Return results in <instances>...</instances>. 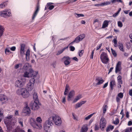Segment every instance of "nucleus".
Listing matches in <instances>:
<instances>
[{"label":"nucleus","mask_w":132,"mask_h":132,"mask_svg":"<svg viewBox=\"0 0 132 132\" xmlns=\"http://www.w3.org/2000/svg\"><path fill=\"white\" fill-rule=\"evenodd\" d=\"M54 121L55 125L58 126H60L62 123L61 118L58 116L54 115L50 117L46 121L44 125V129L46 131H48L50 126L53 125Z\"/></svg>","instance_id":"1"},{"label":"nucleus","mask_w":132,"mask_h":132,"mask_svg":"<svg viewBox=\"0 0 132 132\" xmlns=\"http://www.w3.org/2000/svg\"><path fill=\"white\" fill-rule=\"evenodd\" d=\"M17 94L19 95H21L24 98H27L29 96V93L26 89L22 88L19 89L16 92Z\"/></svg>","instance_id":"2"},{"label":"nucleus","mask_w":132,"mask_h":132,"mask_svg":"<svg viewBox=\"0 0 132 132\" xmlns=\"http://www.w3.org/2000/svg\"><path fill=\"white\" fill-rule=\"evenodd\" d=\"M34 72L33 70L30 69L29 70V72L27 71L25 72L23 74V76L25 77L28 78L29 77H36L38 73L37 72H35V74H34Z\"/></svg>","instance_id":"3"},{"label":"nucleus","mask_w":132,"mask_h":132,"mask_svg":"<svg viewBox=\"0 0 132 132\" xmlns=\"http://www.w3.org/2000/svg\"><path fill=\"white\" fill-rule=\"evenodd\" d=\"M100 59L102 62L104 64H107L109 61L107 54L104 52H102L100 55Z\"/></svg>","instance_id":"4"},{"label":"nucleus","mask_w":132,"mask_h":132,"mask_svg":"<svg viewBox=\"0 0 132 132\" xmlns=\"http://www.w3.org/2000/svg\"><path fill=\"white\" fill-rule=\"evenodd\" d=\"M106 121L105 119L102 117L100 122V127L101 130H103L104 128L106 127Z\"/></svg>","instance_id":"5"},{"label":"nucleus","mask_w":132,"mask_h":132,"mask_svg":"<svg viewBox=\"0 0 132 132\" xmlns=\"http://www.w3.org/2000/svg\"><path fill=\"white\" fill-rule=\"evenodd\" d=\"M62 60L64 61V63L66 66L69 65L70 63V58L68 56H64L62 58Z\"/></svg>","instance_id":"6"},{"label":"nucleus","mask_w":132,"mask_h":132,"mask_svg":"<svg viewBox=\"0 0 132 132\" xmlns=\"http://www.w3.org/2000/svg\"><path fill=\"white\" fill-rule=\"evenodd\" d=\"M39 105H40V103L39 101H34L33 103L32 104V110H37L39 108Z\"/></svg>","instance_id":"7"},{"label":"nucleus","mask_w":132,"mask_h":132,"mask_svg":"<svg viewBox=\"0 0 132 132\" xmlns=\"http://www.w3.org/2000/svg\"><path fill=\"white\" fill-rule=\"evenodd\" d=\"M11 13L7 10L6 11H3L0 12V15L1 16L5 17L6 16H9L10 15Z\"/></svg>","instance_id":"8"},{"label":"nucleus","mask_w":132,"mask_h":132,"mask_svg":"<svg viewBox=\"0 0 132 132\" xmlns=\"http://www.w3.org/2000/svg\"><path fill=\"white\" fill-rule=\"evenodd\" d=\"M39 4L38 3L37 4L36 7V10L34 12L33 15H32V20H34L36 16L37 15L39 10Z\"/></svg>","instance_id":"9"},{"label":"nucleus","mask_w":132,"mask_h":132,"mask_svg":"<svg viewBox=\"0 0 132 132\" xmlns=\"http://www.w3.org/2000/svg\"><path fill=\"white\" fill-rule=\"evenodd\" d=\"M121 62L119 61L117 63L116 67L115 72L117 73L118 72H121L122 69L121 67Z\"/></svg>","instance_id":"10"},{"label":"nucleus","mask_w":132,"mask_h":132,"mask_svg":"<svg viewBox=\"0 0 132 132\" xmlns=\"http://www.w3.org/2000/svg\"><path fill=\"white\" fill-rule=\"evenodd\" d=\"M4 122L6 126L7 131L9 132L11 131L12 130V126L10 125L9 122L5 119L4 120Z\"/></svg>","instance_id":"11"},{"label":"nucleus","mask_w":132,"mask_h":132,"mask_svg":"<svg viewBox=\"0 0 132 132\" xmlns=\"http://www.w3.org/2000/svg\"><path fill=\"white\" fill-rule=\"evenodd\" d=\"M25 47V45L24 44H21L20 45V53L21 55L22 56L24 54V49Z\"/></svg>","instance_id":"12"},{"label":"nucleus","mask_w":132,"mask_h":132,"mask_svg":"<svg viewBox=\"0 0 132 132\" xmlns=\"http://www.w3.org/2000/svg\"><path fill=\"white\" fill-rule=\"evenodd\" d=\"M15 86L18 87H22L23 84L22 83V80L21 79L17 80L16 81L15 83Z\"/></svg>","instance_id":"13"},{"label":"nucleus","mask_w":132,"mask_h":132,"mask_svg":"<svg viewBox=\"0 0 132 132\" xmlns=\"http://www.w3.org/2000/svg\"><path fill=\"white\" fill-rule=\"evenodd\" d=\"M88 129L87 124L84 125L81 127L80 132H87Z\"/></svg>","instance_id":"14"},{"label":"nucleus","mask_w":132,"mask_h":132,"mask_svg":"<svg viewBox=\"0 0 132 132\" xmlns=\"http://www.w3.org/2000/svg\"><path fill=\"white\" fill-rule=\"evenodd\" d=\"M34 85L30 83H28L26 85V88L28 91H30L33 88Z\"/></svg>","instance_id":"15"},{"label":"nucleus","mask_w":132,"mask_h":132,"mask_svg":"<svg viewBox=\"0 0 132 132\" xmlns=\"http://www.w3.org/2000/svg\"><path fill=\"white\" fill-rule=\"evenodd\" d=\"M23 112L26 114H29L30 113V110L28 106H26L24 108Z\"/></svg>","instance_id":"16"},{"label":"nucleus","mask_w":132,"mask_h":132,"mask_svg":"<svg viewBox=\"0 0 132 132\" xmlns=\"http://www.w3.org/2000/svg\"><path fill=\"white\" fill-rule=\"evenodd\" d=\"M86 102V101H81L80 102H79L77 103L75 105V108L76 109H77L78 108H79L82 105Z\"/></svg>","instance_id":"17"},{"label":"nucleus","mask_w":132,"mask_h":132,"mask_svg":"<svg viewBox=\"0 0 132 132\" xmlns=\"http://www.w3.org/2000/svg\"><path fill=\"white\" fill-rule=\"evenodd\" d=\"M75 92L73 90H72L70 91L68 97V100L70 101L71 100V98L75 95Z\"/></svg>","instance_id":"18"},{"label":"nucleus","mask_w":132,"mask_h":132,"mask_svg":"<svg viewBox=\"0 0 132 132\" xmlns=\"http://www.w3.org/2000/svg\"><path fill=\"white\" fill-rule=\"evenodd\" d=\"M0 100L4 103L7 100V97L4 95H0Z\"/></svg>","instance_id":"19"},{"label":"nucleus","mask_w":132,"mask_h":132,"mask_svg":"<svg viewBox=\"0 0 132 132\" xmlns=\"http://www.w3.org/2000/svg\"><path fill=\"white\" fill-rule=\"evenodd\" d=\"M110 22V21L109 20V21L107 20H105L103 22V25L102 27V28H104L107 27L109 24V22Z\"/></svg>","instance_id":"20"},{"label":"nucleus","mask_w":132,"mask_h":132,"mask_svg":"<svg viewBox=\"0 0 132 132\" xmlns=\"http://www.w3.org/2000/svg\"><path fill=\"white\" fill-rule=\"evenodd\" d=\"M82 97V95L80 94H79L76 96L74 100L73 101V103H75L77 102Z\"/></svg>","instance_id":"21"},{"label":"nucleus","mask_w":132,"mask_h":132,"mask_svg":"<svg viewBox=\"0 0 132 132\" xmlns=\"http://www.w3.org/2000/svg\"><path fill=\"white\" fill-rule=\"evenodd\" d=\"M32 126L35 128H36L37 129H41L42 127L40 124L38 125L36 123H32L31 124Z\"/></svg>","instance_id":"22"},{"label":"nucleus","mask_w":132,"mask_h":132,"mask_svg":"<svg viewBox=\"0 0 132 132\" xmlns=\"http://www.w3.org/2000/svg\"><path fill=\"white\" fill-rule=\"evenodd\" d=\"M13 116L12 115H10V116H7V119L9 120H13V121H11V123H14L16 122V120L14 118H12Z\"/></svg>","instance_id":"23"},{"label":"nucleus","mask_w":132,"mask_h":132,"mask_svg":"<svg viewBox=\"0 0 132 132\" xmlns=\"http://www.w3.org/2000/svg\"><path fill=\"white\" fill-rule=\"evenodd\" d=\"M26 59L27 61L29 60L30 59V50L28 49L26 52Z\"/></svg>","instance_id":"24"},{"label":"nucleus","mask_w":132,"mask_h":132,"mask_svg":"<svg viewBox=\"0 0 132 132\" xmlns=\"http://www.w3.org/2000/svg\"><path fill=\"white\" fill-rule=\"evenodd\" d=\"M115 85L116 83L115 81L113 80H111L110 83V87L112 90H113V87Z\"/></svg>","instance_id":"25"},{"label":"nucleus","mask_w":132,"mask_h":132,"mask_svg":"<svg viewBox=\"0 0 132 132\" xmlns=\"http://www.w3.org/2000/svg\"><path fill=\"white\" fill-rule=\"evenodd\" d=\"M12 132H25L24 130L20 128H19L17 127L13 129Z\"/></svg>","instance_id":"26"},{"label":"nucleus","mask_w":132,"mask_h":132,"mask_svg":"<svg viewBox=\"0 0 132 132\" xmlns=\"http://www.w3.org/2000/svg\"><path fill=\"white\" fill-rule=\"evenodd\" d=\"M118 84H122L123 82L122 80V77L119 75L117 78Z\"/></svg>","instance_id":"27"},{"label":"nucleus","mask_w":132,"mask_h":132,"mask_svg":"<svg viewBox=\"0 0 132 132\" xmlns=\"http://www.w3.org/2000/svg\"><path fill=\"white\" fill-rule=\"evenodd\" d=\"M68 47L67 46L65 47H64L62 50L58 51V52L56 54V55H58L62 53L66 49L68 48Z\"/></svg>","instance_id":"28"},{"label":"nucleus","mask_w":132,"mask_h":132,"mask_svg":"<svg viewBox=\"0 0 132 132\" xmlns=\"http://www.w3.org/2000/svg\"><path fill=\"white\" fill-rule=\"evenodd\" d=\"M114 128V127L112 125H110L109 126L106 128V131L108 132L110 130H112Z\"/></svg>","instance_id":"29"},{"label":"nucleus","mask_w":132,"mask_h":132,"mask_svg":"<svg viewBox=\"0 0 132 132\" xmlns=\"http://www.w3.org/2000/svg\"><path fill=\"white\" fill-rule=\"evenodd\" d=\"M33 97L34 100V101H39L38 96L36 93H34L33 95Z\"/></svg>","instance_id":"30"},{"label":"nucleus","mask_w":132,"mask_h":132,"mask_svg":"<svg viewBox=\"0 0 132 132\" xmlns=\"http://www.w3.org/2000/svg\"><path fill=\"white\" fill-rule=\"evenodd\" d=\"M118 47L119 49L121 51L124 52L125 50L123 49V45L122 44L120 43L119 44Z\"/></svg>","instance_id":"31"},{"label":"nucleus","mask_w":132,"mask_h":132,"mask_svg":"<svg viewBox=\"0 0 132 132\" xmlns=\"http://www.w3.org/2000/svg\"><path fill=\"white\" fill-rule=\"evenodd\" d=\"M111 2L112 4H113L116 2H120L122 4L124 3L121 0H112L111 1Z\"/></svg>","instance_id":"32"},{"label":"nucleus","mask_w":132,"mask_h":132,"mask_svg":"<svg viewBox=\"0 0 132 132\" xmlns=\"http://www.w3.org/2000/svg\"><path fill=\"white\" fill-rule=\"evenodd\" d=\"M80 37L78 36L75 38V39L74 40V41H75L76 43H78L80 41H81L80 39Z\"/></svg>","instance_id":"33"},{"label":"nucleus","mask_w":132,"mask_h":132,"mask_svg":"<svg viewBox=\"0 0 132 132\" xmlns=\"http://www.w3.org/2000/svg\"><path fill=\"white\" fill-rule=\"evenodd\" d=\"M32 77H33V78H31L30 79L29 81V83H31L34 85L35 81V79L34 78L35 77H34L33 76Z\"/></svg>","instance_id":"34"},{"label":"nucleus","mask_w":132,"mask_h":132,"mask_svg":"<svg viewBox=\"0 0 132 132\" xmlns=\"http://www.w3.org/2000/svg\"><path fill=\"white\" fill-rule=\"evenodd\" d=\"M84 52V50L79 51L78 53L79 56L80 57H81L82 56Z\"/></svg>","instance_id":"35"},{"label":"nucleus","mask_w":132,"mask_h":132,"mask_svg":"<svg viewBox=\"0 0 132 132\" xmlns=\"http://www.w3.org/2000/svg\"><path fill=\"white\" fill-rule=\"evenodd\" d=\"M101 79L99 81H98V82L96 84V85H98L101 84H102L104 81V80H103V79H102V78H101Z\"/></svg>","instance_id":"36"},{"label":"nucleus","mask_w":132,"mask_h":132,"mask_svg":"<svg viewBox=\"0 0 132 132\" xmlns=\"http://www.w3.org/2000/svg\"><path fill=\"white\" fill-rule=\"evenodd\" d=\"M95 113L91 114L89 115L87 117H86L85 118V120H87L90 118L95 114Z\"/></svg>","instance_id":"37"},{"label":"nucleus","mask_w":132,"mask_h":132,"mask_svg":"<svg viewBox=\"0 0 132 132\" xmlns=\"http://www.w3.org/2000/svg\"><path fill=\"white\" fill-rule=\"evenodd\" d=\"M108 108V106L107 105H104L103 106V112L104 113H105L106 110V109Z\"/></svg>","instance_id":"38"},{"label":"nucleus","mask_w":132,"mask_h":132,"mask_svg":"<svg viewBox=\"0 0 132 132\" xmlns=\"http://www.w3.org/2000/svg\"><path fill=\"white\" fill-rule=\"evenodd\" d=\"M111 50L113 55L115 57H116L117 56V54L116 53L115 51L113 50L112 48H111Z\"/></svg>","instance_id":"39"},{"label":"nucleus","mask_w":132,"mask_h":132,"mask_svg":"<svg viewBox=\"0 0 132 132\" xmlns=\"http://www.w3.org/2000/svg\"><path fill=\"white\" fill-rule=\"evenodd\" d=\"M80 39L81 40V41L85 37V35L84 34H82L78 36Z\"/></svg>","instance_id":"40"},{"label":"nucleus","mask_w":132,"mask_h":132,"mask_svg":"<svg viewBox=\"0 0 132 132\" xmlns=\"http://www.w3.org/2000/svg\"><path fill=\"white\" fill-rule=\"evenodd\" d=\"M23 120L20 118H18V122L21 125V126L23 127Z\"/></svg>","instance_id":"41"},{"label":"nucleus","mask_w":132,"mask_h":132,"mask_svg":"<svg viewBox=\"0 0 132 132\" xmlns=\"http://www.w3.org/2000/svg\"><path fill=\"white\" fill-rule=\"evenodd\" d=\"M22 64L21 63H19L18 64H17L15 65V69H17L19 67H21L22 66Z\"/></svg>","instance_id":"42"},{"label":"nucleus","mask_w":132,"mask_h":132,"mask_svg":"<svg viewBox=\"0 0 132 132\" xmlns=\"http://www.w3.org/2000/svg\"><path fill=\"white\" fill-rule=\"evenodd\" d=\"M125 132H132V127H130L126 129Z\"/></svg>","instance_id":"43"},{"label":"nucleus","mask_w":132,"mask_h":132,"mask_svg":"<svg viewBox=\"0 0 132 132\" xmlns=\"http://www.w3.org/2000/svg\"><path fill=\"white\" fill-rule=\"evenodd\" d=\"M36 121L39 123H41L42 122V120L40 117H38L36 119Z\"/></svg>","instance_id":"44"},{"label":"nucleus","mask_w":132,"mask_h":132,"mask_svg":"<svg viewBox=\"0 0 132 132\" xmlns=\"http://www.w3.org/2000/svg\"><path fill=\"white\" fill-rule=\"evenodd\" d=\"M118 97L120 98H122L123 97V94L122 93H119L118 95Z\"/></svg>","instance_id":"45"},{"label":"nucleus","mask_w":132,"mask_h":132,"mask_svg":"<svg viewBox=\"0 0 132 132\" xmlns=\"http://www.w3.org/2000/svg\"><path fill=\"white\" fill-rule=\"evenodd\" d=\"M6 4L5 2L3 3L0 4V8H3L6 6Z\"/></svg>","instance_id":"46"},{"label":"nucleus","mask_w":132,"mask_h":132,"mask_svg":"<svg viewBox=\"0 0 132 132\" xmlns=\"http://www.w3.org/2000/svg\"><path fill=\"white\" fill-rule=\"evenodd\" d=\"M119 122V120L117 118H116V120L114 121V123L116 125H117L118 124Z\"/></svg>","instance_id":"47"},{"label":"nucleus","mask_w":132,"mask_h":132,"mask_svg":"<svg viewBox=\"0 0 132 132\" xmlns=\"http://www.w3.org/2000/svg\"><path fill=\"white\" fill-rule=\"evenodd\" d=\"M2 109H0V118H2L3 117V112Z\"/></svg>","instance_id":"48"},{"label":"nucleus","mask_w":132,"mask_h":132,"mask_svg":"<svg viewBox=\"0 0 132 132\" xmlns=\"http://www.w3.org/2000/svg\"><path fill=\"white\" fill-rule=\"evenodd\" d=\"M75 14L77 16L75 15L76 17L77 18H78L80 17H84V14Z\"/></svg>","instance_id":"49"},{"label":"nucleus","mask_w":132,"mask_h":132,"mask_svg":"<svg viewBox=\"0 0 132 132\" xmlns=\"http://www.w3.org/2000/svg\"><path fill=\"white\" fill-rule=\"evenodd\" d=\"M111 4V2H106L104 3H102V5H108L110 4Z\"/></svg>","instance_id":"50"},{"label":"nucleus","mask_w":132,"mask_h":132,"mask_svg":"<svg viewBox=\"0 0 132 132\" xmlns=\"http://www.w3.org/2000/svg\"><path fill=\"white\" fill-rule=\"evenodd\" d=\"M118 26L120 27L122 26V24L121 21H118Z\"/></svg>","instance_id":"51"},{"label":"nucleus","mask_w":132,"mask_h":132,"mask_svg":"<svg viewBox=\"0 0 132 132\" xmlns=\"http://www.w3.org/2000/svg\"><path fill=\"white\" fill-rule=\"evenodd\" d=\"M70 50L72 51H74L75 50V47L73 46H70Z\"/></svg>","instance_id":"52"},{"label":"nucleus","mask_w":132,"mask_h":132,"mask_svg":"<svg viewBox=\"0 0 132 132\" xmlns=\"http://www.w3.org/2000/svg\"><path fill=\"white\" fill-rule=\"evenodd\" d=\"M28 63L26 64L23 66V68L27 70L28 68Z\"/></svg>","instance_id":"53"},{"label":"nucleus","mask_w":132,"mask_h":132,"mask_svg":"<svg viewBox=\"0 0 132 132\" xmlns=\"http://www.w3.org/2000/svg\"><path fill=\"white\" fill-rule=\"evenodd\" d=\"M54 6L52 5L48 7V9L50 10H51L54 8Z\"/></svg>","instance_id":"54"},{"label":"nucleus","mask_w":132,"mask_h":132,"mask_svg":"<svg viewBox=\"0 0 132 132\" xmlns=\"http://www.w3.org/2000/svg\"><path fill=\"white\" fill-rule=\"evenodd\" d=\"M75 2V1H74V0H70L69 1H67L66 3L68 4H69L70 3H72Z\"/></svg>","instance_id":"55"},{"label":"nucleus","mask_w":132,"mask_h":132,"mask_svg":"<svg viewBox=\"0 0 132 132\" xmlns=\"http://www.w3.org/2000/svg\"><path fill=\"white\" fill-rule=\"evenodd\" d=\"M69 87V86L67 84L66 85L65 88V92H68V88Z\"/></svg>","instance_id":"56"},{"label":"nucleus","mask_w":132,"mask_h":132,"mask_svg":"<svg viewBox=\"0 0 132 132\" xmlns=\"http://www.w3.org/2000/svg\"><path fill=\"white\" fill-rule=\"evenodd\" d=\"M95 50H93L92 51L91 54L90 56V58L93 59V57L94 54V53Z\"/></svg>","instance_id":"57"},{"label":"nucleus","mask_w":132,"mask_h":132,"mask_svg":"<svg viewBox=\"0 0 132 132\" xmlns=\"http://www.w3.org/2000/svg\"><path fill=\"white\" fill-rule=\"evenodd\" d=\"M10 49L12 51H14L16 49V47L15 46L12 47Z\"/></svg>","instance_id":"58"},{"label":"nucleus","mask_w":132,"mask_h":132,"mask_svg":"<svg viewBox=\"0 0 132 132\" xmlns=\"http://www.w3.org/2000/svg\"><path fill=\"white\" fill-rule=\"evenodd\" d=\"M102 45V43L100 44L98 46H97L96 48V50H98L101 47Z\"/></svg>","instance_id":"59"},{"label":"nucleus","mask_w":132,"mask_h":132,"mask_svg":"<svg viewBox=\"0 0 132 132\" xmlns=\"http://www.w3.org/2000/svg\"><path fill=\"white\" fill-rule=\"evenodd\" d=\"M14 114L15 116H19V114L18 111L17 110L15 111Z\"/></svg>","instance_id":"60"},{"label":"nucleus","mask_w":132,"mask_h":132,"mask_svg":"<svg viewBox=\"0 0 132 132\" xmlns=\"http://www.w3.org/2000/svg\"><path fill=\"white\" fill-rule=\"evenodd\" d=\"M99 129V127L97 125H96L95 127V130H97Z\"/></svg>","instance_id":"61"},{"label":"nucleus","mask_w":132,"mask_h":132,"mask_svg":"<svg viewBox=\"0 0 132 132\" xmlns=\"http://www.w3.org/2000/svg\"><path fill=\"white\" fill-rule=\"evenodd\" d=\"M117 37H116V38H115L113 40V42L114 44H116L117 43Z\"/></svg>","instance_id":"62"},{"label":"nucleus","mask_w":132,"mask_h":132,"mask_svg":"<svg viewBox=\"0 0 132 132\" xmlns=\"http://www.w3.org/2000/svg\"><path fill=\"white\" fill-rule=\"evenodd\" d=\"M129 93L130 95L132 96V89L129 91Z\"/></svg>","instance_id":"63"},{"label":"nucleus","mask_w":132,"mask_h":132,"mask_svg":"<svg viewBox=\"0 0 132 132\" xmlns=\"http://www.w3.org/2000/svg\"><path fill=\"white\" fill-rule=\"evenodd\" d=\"M108 82H107L105 83L104 85L103 88H105L106 87L108 86Z\"/></svg>","instance_id":"64"}]
</instances>
